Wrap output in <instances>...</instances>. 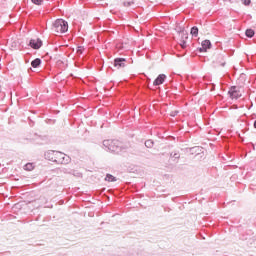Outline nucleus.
<instances>
[{
  "mask_svg": "<svg viewBox=\"0 0 256 256\" xmlns=\"http://www.w3.org/2000/svg\"><path fill=\"white\" fill-rule=\"evenodd\" d=\"M244 5H251V0H243Z\"/></svg>",
  "mask_w": 256,
  "mask_h": 256,
  "instance_id": "obj_19",
  "label": "nucleus"
},
{
  "mask_svg": "<svg viewBox=\"0 0 256 256\" xmlns=\"http://www.w3.org/2000/svg\"><path fill=\"white\" fill-rule=\"evenodd\" d=\"M175 115H177V111L171 113L172 117H175Z\"/></svg>",
  "mask_w": 256,
  "mask_h": 256,
  "instance_id": "obj_20",
  "label": "nucleus"
},
{
  "mask_svg": "<svg viewBox=\"0 0 256 256\" xmlns=\"http://www.w3.org/2000/svg\"><path fill=\"white\" fill-rule=\"evenodd\" d=\"M105 181H108L109 183H113V182L117 181V178H115V176H113L111 174H107Z\"/></svg>",
  "mask_w": 256,
  "mask_h": 256,
  "instance_id": "obj_12",
  "label": "nucleus"
},
{
  "mask_svg": "<svg viewBox=\"0 0 256 256\" xmlns=\"http://www.w3.org/2000/svg\"><path fill=\"white\" fill-rule=\"evenodd\" d=\"M83 51H85V48H83V46H79V47L77 48V53H78L79 55L83 54Z\"/></svg>",
  "mask_w": 256,
  "mask_h": 256,
  "instance_id": "obj_17",
  "label": "nucleus"
},
{
  "mask_svg": "<svg viewBox=\"0 0 256 256\" xmlns=\"http://www.w3.org/2000/svg\"><path fill=\"white\" fill-rule=\"evenodd\" d=\"M254 127H255V129H256V120H255V122H254Z\"/></svg>",
  "mask_w": 256,
  "mask_h": 256,
  "instance_id": "obj_21",
  "label": "nucleus"
},
{
  "mask_svg": "<svg viewBox=\"0 0 256 256\" xmlns=\"http://www.w3.org/2000/svg\"><path fill=\"white\" fill-rule=\"evenodd\" d=\"M187 39H189V34L187 33V31L182 30L181 32H179V43L182 49L187 48Z\"/></svg>",
  "mask_w": 256,
  "mask_h": 256,
  "instance_id": "obj_3",
  "label": "nucleus"
},
{
  "mask_svg": "<svg viewBox=\"0 0 256 256\" xmlns=\"http://www.w3.org/2000/svg\"><path fill=\"white\" fill-rule=\"evenodd\" d=\"M31 65L34 69H37V67H39V65H41V59L36 58L35 60H33L31 62Z\"/></svg>",
  "mask_w": 256,
  "mask_h": 256,
  "instance_id": "obj_11",
  "label": "nucleus"
},
{
  "mask_svg": "<svg viewBox=\"0 0 256 256\" xmlns=\"http://www.w3.org/2000/svg\"><path fill=\"white\" fill-rule=\"evenodd\" d=\"M145 145H146V147H148L149 149H151V147H153V141H152V140H147V141L145 142Z\"/></svg>",
  "mask_w": 256,
  "mask_h": 256,
  "instance_id": "obj_16",
  "label": "nucleus"
},
{
  "mask_svg": "<svg viewBox=\"0 0 256 256\" xmlns=\"http://www.w3.org/2000/svg\"><path fill=\"white\" fill-rule=\"evenodd\" d=\"M54 155V161L56 163H65V154L61 153V152H53Z\"/></svg>",
  "mask_w": 256,
  "mask_h": 256,
  "instance_id": "obj_5",
  "label": "nucleus"
},
{
  "mask_svg": "<svg viewBox=\"0 0 256 256\" xmlns=\"http://www.w3.org/2000/svg\"><path fill=\"white\" fill-rule=\"evenodd\" d=\"M32 3H34V5H41V3H43V0H32Z\"/></svg>",
  "mask_w": 256,
  "mask_h": 256,
  "instance_id": "obj_18",
  "label": "nucleus"
},
{
  "mask_svg": "<svg viewBox=\"0 0 256 256\" xmlns=\"http://www.w3.org/2000/svg\"><path fill=\"white\" fill-rule=\"evenodd\" d=\"M228 93L231 99H239V97H241V91H239V88H237V86L231 87Z\"/></svg>",
  "mask_w": 256,
  "mask_h": 256,
  "instance_id": "obj_4",
  "label": "nucleus"
},
{
  "mask_svg": "<svg viewBox=\"0 0 256 256\" xmlns=\"http://www.w3.org/2000/svg\"><path fill=\"white\" fill-rule=\"evenodd\" d=\"M41 45H43V42L40 39L30 40V47H32V49H40Z\"/></svg>",
  "mask_w": 256,
  "mask_h": 256,
  "instance_id": "obj_8",
  "label": "nucleus"
},
{
  "mask_svg": "<svg viewBox=\"0 0 256 256\" xmlns=\"http://www.w3.org/2000/svg\"><path fill=\"white\" fill-rule=\"evenodd\" d=\"M25 171H33L35 169V165L33 163H28L24 166Z\"/></svg>",
  "mask_w": 256,
  "mask_h": 256,
  "instance_id": "obj_14",
  "label": "nucleus"
},
{
  "mask_svg": "<svg viewBox=\"0 0 256 256\" xmlns=\"http://www.w3.org/2000/svg\"><path fill=\"white\" fill-rule=\"evenodd\" d=\"M54 33H67L69 31V24L63 19H57L52 26Z\"/></svg>",
  "mask_w": 256,
  "mask_h": 256,
  "instance_id": "obj_1",
  "label": "nucleus"
},
{
  "mask_svg": "<svg viewBox=\"0 0 256 256\" xmlns=\"http://www.w3.org/2000/svg\"><path fill=\"white\" fill-rule=\"evenodd\" d=\"M255 35V31L253 29H247L246 30V36L247 37H253Z\"/></svg>",
  "mask_w": 256,
  "mask_h": 256,
  "instance_id": "obj_15",
  "label": "nucleus"
},
{
  "mask_svg": "<svg viewBox=\"0 0 256 256\" xmlns=\"http://www.w3.org/2000/svg\"><path fill=\"white\" fill-rule=\"evenodd\" d=\"M191 35H193L194 37H197L199 35V28H197L196 26L191 28Z\"/></svg>",
  "mask_w": 256,
  "mask_h": 256,
  "instance_id": "obj_13",
  "label": "nucleus"
},
{
  "mask_svg": "<svg viewBox=\"0 0 256 256\" xmlns=\"http://www.w3.org/2000/svg\"><path fill=\"white\" fill-rule=\"evenodd\" d=\"M207 49H211V41L209 40H204L202 42V47L200 48V51L203 52V51H207Z\"/></svg>",
  "mask_w": 256,
  "mask_h": 256,
  "instance_id": "obj_9",
  "label": "nucleus"
},
{
  "mask_svg": "<svg viewBox=\"0 0 256 256\" xmlns=\"http://www.w3.org/2000/svg\"><path fill=\"white\" fill-rule=\"evenodd\" d=\"M165 79H167V76L165 74H160L158 77L154 80L153 85H163L165 83Z\"/></svg>",
  "mask_w": 256,
  "mask_h": 256,
  "instance_id": "obj_7",
  "label": "nucleus"
},
{
  "mask_svg": "<svg viewBox=\"0 0 256 256\" xmlns=\"http://www.w3.org/2000/svg\"><path fill=\"white\" fill-rule=\"evenodd\" d=\"M103 145L109 149V151H112V153H119V151H121L119 148L121 143L118 140H104Z\"/></svg>",
  "mask_w": 256,
  "mask_h": 256,
  "instance_id": "obj_2",
  "label": "nucleus"
},
{
  "mask_svg": "<svg viewBox=\"0 0 256 256\" xmlns=\"http://www.w3.org/2000/svg\"><path fill=\"white\" fill-rule=\"evenodd\" d=\"M216 63L218 65V67H225V57L223 56H218L216 58Z\"/></svg>",
  "mask_w": 256,
  "mask_h": 256,
  "instance_id": "obj_10",
  "label": "nucleus"
},
{
  "mask_svg": "<svg viewBox=\"0 0 256 256\" xmlns=\"http://www.w3.org/2000/svg\"><path fill=\"white\" fill-rule=\"evenodd\" d=\"M125 63H127L125 58H116L114 60V67L117 69H123V67H125Z\"/></svg>",
  "mask_w": 256,
  "mask_h": 256,
  "instance_id": "obj_6",
  "label": "nucleus"
}]
</instances>
